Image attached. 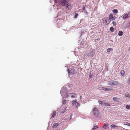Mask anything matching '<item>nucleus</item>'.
<instances>
[{"instance_id":"1","label":"nucleus","mask_w":130,"mask_h":130,"mask_svg":"<svg viewBox=\"0 0 130 130\" xmlns=\"http://www.w3.org/2000/svg\"><path fill=\"white\" fill-rule=\"evenodd\" d=\"M92 112L94 116L97 117L98 116L99 112L97 108L96 107H94L93 109Z\"/></svg>"},{"instance_id":"2","label":"nucleus","mask_w":130,"mask_h":130,"mask_svg":"<svg viewBox=\"0 0 130 130\" xmlns=\"http://www.w3.org/2000/svg\"><path fill=\"white\" fill-rule=\"evenodd\" d=\"M109 20V19L108 18H104L103 19V22L105 25H107L110 22Z\"/></svg>"},{"instance_id":"3","label":"nucleus","mask_w":130,"mask_h":130,"mask_svg":"<svg viewBox=\"0 0 130 130\" xmlns=\"http://www.w3.org/2000/svg\"><path fill=\"white\" fill-rule=\"evenodd\" d=\"M130 17V12H128V13L124 14L122 17V18L123 19L128 18Z\"/></svg>"},{"instance_id":"4","label":"nucleus","mask_w":130,"mask_h":130,"mask_svg":"<svg viewBox=\"0 0 130 130\" xmlns=\"http://www.w3.org/2000/svg\"><path fill=\"white\" fill-rule=\"evenodd\" d=\"M66 118L65 119L67 120V121H69L72 118V114L71 113H69L67 116H65Z\"/></svg>"},{"instance_id":"5","label":"nucleus","mask_w":130,"mask_h":130,"mask_svg":"<svg viewBox=\"0 0 130 130\" xmlns=\"http://www.w3.org/2000/svg\"><path fill=\"white\" fill-rule=\"evenodd\" d=\"M68 3V2L66 0H61L60 1V4L63 6H64Z\"/></svg>"},{"instance_id":"6","label":"nucleus","mask_w":130,"mask_h":130,"mask_svg":"<svg viewBox=\"0 0 130 130\" xmlns=\"http://www.w3.org/2000/svg\"><path fill=\"white\" fill-rule=\"evenodd\" d=\"M118 82L116 80H112V85L113 86H116L118 85Z\"/></svg>"},{"instance_id":"7","label":"nucleus","mask_w":130,"mask_h":130,"mask_svg":"<svg viewBox=\"0 0 130 130\" xmlns=\"http://www.w3.org/2000/svg\"><path fill=\"white\" fill-rule=\"evenodd\" d=\"M101 90H103L105 91H110L112 90V88H106L104 87H101Z\"/></svg>"},{"instance_id":"8","label":"nucleus","mask_w":130,"mask_h":130,"mask_svg":"<svg viewBox=\"0 0 130 130\" xmlns=\"http://www.w3.org/2000/svg\"><path fill=\"white\" fill-rule=\"evenodd\" d=\"M108 127V125L106 123H105L104 124L103 126V128L105 129H106Z\"/></svg>"},{"instance_id":"9","label":"nucleus","mask_w":130,"mask_h":130,"mask_svg":"<svg viewBox=\"0 0 130 130\" xmlns=\"http://www.w3.org/2000/svg\"><path fill=\"white\" fill-rule=\"evenodd\" d=\"M59 124L58 123H54L52 127V128L54 129L56 128L57 126L59 125Z\"/></svg>"},{"instance_id":"10","label":"nucleus","mask_w":130,"mask_h":130,"mask_svg":"<svg viewBox=\"0 0 130 130\" xmlns=\"http://www.w3.org/2000/svg\"><path fill=\"white\" fill-rule=\"evenodd\" d=\"M113 17V15L111 13H110L109 14V21H110V22L112 20V19Z\"/></svg>"},{"instance_id":"11","label":"nucleus","mask_w":130,"mask_h":130,"mask_svg":"<svg viewBox=\"0 0 130 130\" xmlns=\"http://www.w3.org/2000/svg\"><path fill=\"white\" fill-rule=\"evenodd\" d=\"M103 105L104 106H109L110 105V103L108 102L105 103V102H104L103 103Z\"/></svg>"},{"instance_id":"12","label":"nucleus","mask_w":130,"mask_h":130,"mask_svg":"<svg viewBox=\"0 0 130 130\" xmlns=\"http://www.w3.org/2000/svg\"><path fill=\"white\" fill-rule=\"evenodd\" d=\"M93 55V53L92 51H91L86 54V55L87 56H92Z\"/></svg>"},{"instance_id":"13","label":"nucleus","mask_w":130,"mask_h":130,"mask_svg":"<svg viewBox=\"0 0 130 130\" xmlns=\"http://www.w3.org/2000/svg\"><path fill=\"white\" fill-rule=\"evenodd\" d=\"M66 8L68 10H70L71 9V5H69L68 3H67Z\"/></svg>"},{"instance_id":"14","label":"nucleus","mask_w":130,"mask_h":130,"mask_svg":"<svg viewBox=\"0 0 130 130\" xmlns=\"http://www.w3.org/2000/svg\"><path fill=\"white\" fill-rule=\"evenodd\" d=\"M113 100L116 101L118 102L120 101V99L116 97H114L113 98Z\"/></svg>"},{"instance_id":"15","label":"nucleus","mask_w":130,"mask_h":130,"mask_svg":"<svg viewBox=\"0 0 130 130\" xmlns=\"http://www.w3.org/2000/svg\"><path fill=\"white\" fill-rule=\"evenodd\" d=\"M108 85L110 86H113L112 80L109 81L108 82Z\"/></svg>"},{"instance_id":"16","label":"nucleus","mask_w":130,"mask_h":130,"mask_svg":"<svg viewBox=\"0 0 130 130\" xmlns=\"http://www.w3.org/2000/svg\"><path fill=\"white\" fill-rule=\"evenodd\" d=\"M123 32L122 31H119L118 33V35L120 36H121L123 34Z\"/></svg>"},{"instance_id":"17","label":"nucleus","mask_w":130,"mask_h":130,"mask_svg":"<svg viewBox=\"0 0 130 130\" xmlns=\"http://www.w3.org/2000/svg\"><path fill=\"white\" fill-rule=\"evenodd\" d=\"M121 75L123 76H124L125 75V72L123 70H121L120 72Z\"/></svg>"},{"instance_id":"18","label":"nucleus","mask_w":130,"mask_h":130,"mask_svg":"<svg viewBox=\"0 0 130 130\" xmlns=\"http://www.w3.org/2000/svg\"><path fill=\"white\" fill-rule=\"evenodd\" d=\"M118 10L117 9H114L113 10L112 12L115 14H117L118 12Z\"/></svg>"},{"instance_id":"19","label":"nucleus","mask_w":130,"mask_h":130,"mask_svg":"<svg viewBox=\"0 0 130 130\" xmlns=\"http://www.w3.org/2000/svg\"><path fill=\"white\" fill-rule=\"evenodd\" d=\"M110 51H113V50L112 48H109L107 50V51L108 53H109Z\"/></svg>"},{"instance_id":"20","label":"nucleus","mask_w":130,"mask_h":130,"mask_svg":"<svg viewBox=\"0 0 130 130\" xmlns=\"http://www.w3.org/2000/svg\"><path fill=\"white\" fill-rule=\"evenodd\" d=\"M67 69L69 74V75H72V73L71 72V70L69 69Z\"/></svg>"},{"instance_id":"21","label":"nucleus","mask_w":130,"mask_h":130,"mask_svg":"<svg viewBox=\"0 0 130 130\" xmlns=\"http://www.w3.org/2000/svg\"><path fill=\"white\" fill-rule=\"evenodd\" d=\"M71 96V97L72 98H73L74 96H75L76 95V94L74 93H71L70 94Z\"/></svg>"},{"instance_id":"22","label":"nucleus","mask_w":130,"mask_h":130,"mask_svg":"<svg viewBox=\"0 0 130 130\" xmlns=\"http://www.w3.org/2000/svg\"><path fill=\"white\" fill-rule=\"evenodd\" d=\"M56 112L55 111H54L53 112V114L52 116V117L53 118H54V117L56 116Z\"/></svg>"},{"instance_id":"23","label":"nucleus","mask_w":130,"mask_h":130,"mask_svg":"<svg viewBox=\"0 0 130 130\" xmlns=\"http://www.w3.org/2000/svg\"><path fill=\"white\" fill-rule=\"evenodd\" d=\"M110 31L112 32H113L114 30V29L112 27H111L110 28Z\"/></svg>"},{"instance_id":"24","label":"nucleus","mask_w":130,"mask_h":130,"mask_svg":"<svg viewBox=\"0 0 130 130\" xmlns=\"http://www.w3.org/2000/svg\"><path fill=\"white\" fill-rule=\"evenodd\" d=\"M110 127L111 128H112L117 127L118 126L115 124H112L110 125Z\"/></svg>"},{"instance_id":"25","label":"nucleus","mask_w":130,"mask_h":130,"mask_svg":"<svg viewBox=\"0 0 130 130\" xmlns=\"http://www.w3.org/2000/svg\"><path fill=\"white\" fill-rule=\"evenodd\" d=\"M77 101V100H75L72 102V104L73 105L75 104V103Z\"/></svg>"},{"instance_id":"26","label":"nucleus","mask_w":130,"mask_h":130,"mask_svg":"<svg viewBox=\"0 0 130 130\" xmlns=\"http://www.w3.org/2000/svg\"><path fill=\"white\" fill-rule=\"evenodd\" d=\"M98 127V126L97 125H96L91 130H95V129Z\"/></svg>"},{"instance_id":"27","label":"nucleus","mask_w":130,"mask_h":130,"mask_svg":"<svg viewBox=\"0 0 130 130\" xmlns=\"http://www.w3.org/2000/svg\"><path fill=\"white\" fill-rule=\"evenodd\" d=\"M99 103L101 105H103V103L104 102H103L101 101H98Z\"/></svg>"},{"instance_id":"28","label":"nucleus","mask_w":130,"mask_h":130,"mask_svg":"<svg viewBox=\"0 0 130 130\" xmlns=\"http://www.w3.org/2000/svg\"><path fill=\"white\" fill-rule=\"evenodd\" d=\"M126 108L127 109H129L130 108V105H126Z\"/></svg>"},{"instance_id":"29","label":"nucleus","mask_w":130,"mask_h":130,"mask_svg":"<svg viewBox=\"0 0 130 130\" xmlns=\"http://www.w3.org/2000/svg\"><path fill=\"white\" fill-rule=\"evenodd\" d=\"M112 23L113 26H116V22H115L114 21H113V22H112Z\"/></svg>"},{"instance_id":"30","label":"nucleus","mask_w":130,"mask_h":130,"mask_svg":"<svg viewBox=\"0 0 130 130\" xmlns=\"http://www.w3.org/2000/svg\"><path fill=\"white\" fill-rule=\"evenodd\" d=\"M124 124L125 125H127L129 126H130V124L127 122H125V124Z\"/></svg>"},{"instance_id":"31","label":"nucleus","mask_w":130,"mask_h":130,"mask_svg":"<svg viewBox=\"0 0 130 130\" xmlns=\"http://www.w3.org/2000/svg\"><path fill=\"white\" fill-rule=\"evenodd\" d=\"M78 14L77 13H75V14L74 18H76L77 16H78Z\"/></svg>"},{"instance_id":"32","label":"nucleus","mask_w":130,"mask_h":130,"mask_svg":"<svg viewBox=\"0 0 130 130\" xmlns=\"http://www.w3.org/2000/svg\"><path fill=\"white\" fill-rule=\"evenodd\" d=\"M125 96L127 97H129L130 98V95L129 94L127 93L125 94Z\"/></svg>"},{"instance_id":"33","label":"nucleus","mask_w":130,"mask_h":130,"mask_svg":"<svg viewBox=\"0 0 130 130\" xmlns=\"http://www.w3.org/2000/svg\"><path fill=\"white\" fill-rule=\"evenodd\" d=\"M66 101H67L66 100H63L62 101V104H65L66 103Z\"/></svg>"},{"instance_id":"34","label":"nucleus","mask_w":130,"mask_h":130,"mask_svg":"<svg viewBox=\"0 0 130 130\" xmlns=\"http://www.w3.org/2000/svg\"><path fill=\"white\" fill-rule=\"evenodd\" d=\"M78 103H77V102H76L75 103V106L76 107H77L78 106Z\"/></svg>"},{"instance_id":"35","label":"nucleus","mask_w":130,"mask_h":130,"mask_svg":"<svg viewBox=\"0 0 130 130\" xmlns=\"http://www.w3.org/2000/svg\"><path fill=\"white\" fill-rule=\"evenodd\" d=\"M128 84L129 85H130V78L129 77L128 79Z\"/></svg>"},{"instance_id":"36","label":"nucleus","mask_w":130,"mask_h":130,"mask_svg":"<svg viewBox=\"0 0 130 130\" xmlns=\"http://www.w3.org/2000/svg\"><path fill=\"white\" fill-rule=\"evenodd\" d=\"M117 18L116 17H113L112 19V20H115Z\"/></svg>"},{"instance_id":"37","label":"nucleus","mask_w":130,"mask_h":130,"mask_svg":"<svg viewBox=\"0 0 130 130\" xmlns=\"http://www.w3.org/2000/svg\"><path fill=\"white\" fill-rule=\"evenodd\" d=\"M105 69L106 70L108 71V67L107 66L105 67Z\"/></svg>"},{"instance_id":"38","label":"nucleus","mask_w":130,"mask_h":130,"mask_svg":"<svg viewBox=\"0 0 130 130\" xmlns=\"http://www.w3.org/2000/svg\"><path fill=\"white\" fill-rule=\"evenodd\" d=\"M128 51L130 52V47H129V49H128Z\"/></svg>"},{"instance_id":"39","label":"nucleus","mask_w":130,"mask_h":130,"mask_svg":"<svg viewBox=\"0 0 130 130\" xmlns=\"http://www.w3.org/2000/svg\"><path fill=\"white\" fill-rule=\"evenodd\" d=\"M81 97H82V96H80V98H81Z\"/></svg>"},{"instance_id":"40","label":"nucleus","mask_w":130,"mask_h":130,"mask_svg":"<svg viewBox=\"0 0 130 130\" xmlns=\"http://www.w3.org/2000/svg\"><path fill=\"white\" fill-rule=\"evenodd\" d=\"M86 13H87V14H88V13H87V12H86Z\"/></svg>"},{"instance_id":"41","label":"nucleus","mask_w":130,"mask_h":130,"mask_svg":"<svg viewBox=\"0 0 130 130\" xmlns=\"http://www.w3.org/2000/svg\"><path fill=\"white\" fill-rule=\"evenodd\" d=\"M86 11H87V10H86V11H85V12H86Z\"/></svg>"},{"instance_id":"42","label":"nucleus","mask_w":130,"mask_h":130,"mask_svg":"<svg viewBox=\"0 0 130 130\" xmlns=\"http://www.w3.org/2000/svg\"><path fill=\"white\" fill-rule=\"evenodd\" d=\"M86 11H87V10H86V11H85V12H86Z\"/></svg>"},{"instance_id":"43","label":"nucleus","mask_w":130,"mask_h":130,"mask_svg":"<svg viewBox=\"0 0 130 130\" xmlns=\"http://www.w3.org/2000/svg\"><path fill=\"white\" fill-rule=\"evenodd\" d=\"M126 130H129L127 129H126Z\"/></svg>"},{"instance_id":"44","label":"nucleus","mask_w":130,"mask_h":130,"mask_svg":"<svg viewBox=\"0 0 130 130\" xmlns=\"http://www.w3.org/2000/svg\"><path fill=\"white\" fill-rule=\"evenodd\" d=\"M84 8H83V10H84Z\"/></svg>"}]
</instances>
